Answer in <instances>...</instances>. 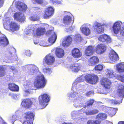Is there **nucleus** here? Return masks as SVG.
Returning <instances> with one entry per match:
<instances>
[{
    "instance_id": "774afa93",
    "label": "nucleus",
    "mask_w": 124,
    "mask_h": 124,
    "mask_svg": "<svg viewBox=\"0 0 124 124\" xmlns=\"http://www.w3.org/2000/svg\"><path fill=\"white\" fill-rule=\"evenodd\" d=\"M82 109H81V110H79L78 111V112H81L82 111Z\"/></svg>"
},
{
    "instance_id": "ea45409f",
    "label": "nucleus",
    "mask_w": 124,
    "mask_h": 124,
    "mask_svg": "<svg viewBox=\"0 0 124 124\" xmlns=\"http://www.w3.org/2000/svg\"><path fill=\"white\" fill-rule=\"evenodd\" d=\"M82 77H78L76 80V81L74 82L72 84L73 86L77 85V84L78 82H82L83 81V79H82Z\"/></svg>"
},
{
    "instance_id": "c9c22d12",
    "label": "nucleus",
    "mask_w": 124,
    "mask_h": 124,
    "mask_svg": "<svg viewBox=\"0 0 124 124\" xmlns=\"http://www.w3.org/2000/svg\"><path fill=\"white\" fill-rule=\"evenodd\" d=\"M43 72L45 74L49 75L52 73L51 69L48 67H45L43 69Z\"/></svg>"
},
{
    "instance_id": "4be33fe9",
    "label": "nucleus",
    "mask_w": 124,
    "mask_h": 124,
    "mask_svg": "<svg viewBox=\"0 0 124 124\" xmlns=\"http://www.w3.org/2000/svg\"><path fill=\"white\" fill-rule=\"evenodd\" d=\"M105 74L107 78H113L116 77V75L113 70L111 69H107Z\"/></svg>"
},
{
    "instance_id": "0eeeda50",
    "label": "nucleus",
    "mask_w": 124,
    "mask_h": 124,
    "mask_svg": "<svg viewBox=\"0 0 124 124\" xmlns=\"http://www.w3.org/2000/svg\"><path fill=\"white\" fill-rule=\"evenodd\" d=\"M85 78L87 82L92 84L96 83L98 79V77L95 75H87L85 76Z\"/></svg>"
},
{
    "instance_id": "20e7f679",
    "label": "nucleus",
    "mask_w": 124,
    "mask_h": 124,
    "mask_svg": "<svg viewBox=\"0 0 124 124\" xmlns=\"http://www.w3.org/2000/svg\"><path fill=\"white\" fill-rule=\"evenodd\" d=\"M4 28L8 30H10L12 31L18 30L20 26L17 23L11 21L9 17H8L4 20Z\"/></svg>"
},
{
    "instance_id": "13d9d810",
    "label": "nucleus",
    "mask_w": 124,
    "mask_h": 124,
    "mask_svg": "<svg viewBox=\"0 0 124 124\" xmlns=\"http://www.w3.org/2000/svg\"><path fill=\"white\" fill-rule=\"evenodd\" d=\"M93 93V91H89L86 93V95L88 96H90Z\"/></svg>"
},
{
    "instance_id": "8fccbe9b",
    "label": "nucleus",
    "mask_w": 124,
    "mask_h": 124,
    "mask_svg": "<svg viewBox=\"0 0 124 124\" xmlns=\"http://www.w3.org/2000/svg\"><path fill=\"white\" fill-rule=\"evenodd\" d=\"M77 111H74L72 112L71 113V117L72 119H75L77 116Z\"/></svg>"
},
{
    "instance_id": "2eb2a0df",
    "label": "nucleus",
    "mask_w": 124,
    "mask_h": 124,
    "mask_svg": "<svg viewBox=\"0 0 124 124\" xmlns=\"http://www.w3.org/2000/svg\"><path fill=\"white\" fill-rule=\"evenodd\" d=\"M109 58L111 62L113 63L114 62L119 59L118 56L114 50H111L109 54Z\"/></svg>"
},
{
    "instance_id": "9d476101",
    "label": "nucleus",
    "mask_w": 124,
    "mask_h": 124,
    "mask_svg": "<svg viewBox=\"0 0 124 124\" xmlns=\"http://www.w3.org/2000/svg\"><path fill=\"white\" fill-rule=\"evenodd\" d=\"M76 85L73 86L72 88V90H73V93H70L68 94V96L70 99L74 98L78 96L79 93L82 92V90L76 88Z\"/></svg>"
},
{
    "instance_id": "72a5a7b5",
    "label": "nucleus",
    "mask_w": 124,
    "mask_h": 124,
    "mask_svg": "<svg viewBox=\"0 0 124 124\" xmlns=\"http://www.w3.org/2000/svg\"><path fill=\"white\" fill-rule=\"evenodd\" d=\"M71 21V17L68 16H65L63 20V23L65 25H68L70 23Z\"/></svg>"
},
{
    "instance_id": "b1692460",
    "label": "nucleus",
    "mask_w": 124,
    "mask_h": 124,
    "mask_svg": "<svg viewBox=\"0 0 124 124\" xmlns=\"http://www.w3.org/2000/svg\"><path fill=\"white\" fill-rule=\"evenodd\" d=\"M16 8L20 10H25L27 8L26 5L20 1H18L17 2Z\"/></svg>"
},
{
    "instance_id": "ddd939ff",
    "label": "nucleus",
    "mask_w": 124,
    "mask_h": 124,
    "mask_svg": "<svg viewBox=\"0 0 124 124\" xmlns=\"http://www.w3.org/2000/svg\"><path fill=\"white\" fill-rule=\"evenodd\" d=\"M14 20L19 22H24L25 19V17L24 14L20 12L15 13L13 16Z\"/></svg>"
},
{
    "instance_id": "c85d7f7f",
    "label": "nucleus",
    "mask_w": 124,
    "mask_h": 124,
    "mask_svg": "<svg viewBox=\"0 0 124 124\" xmlns=\"http://www.w3.org/2000/svg\"><path fill=\"white\" fill-rule=\"evenodd\" d=\"M93 48L91 46H89L85 51V54L86 56H89L93 54Z\"/></svg>"
},
{
    "instance_id": "dca6fc26",
    "label": "nucleus",
    "mask_w": 124,
    "mask_h": 124,
    "mask_svg": "<svg viewBox=\"0 0 124 124\" xmlns=\"http://www.w3.org/2000/svg\"><path fill=\"white\" fill-rule=\"evenodd\" d=\"M73 36V35H71L65 37L64 40L62 42V46L65 47H66L69 46L71 43L72 40V38Z\"/></svg>"
},
{
    "instance_id": "f257e3e1",
    "label": "nucleus",
    "mask_w": 124,
    "mask_h": 124,
    "mask_svg": "<svg viewBox=\"0 0 124 124\" xmlns=\"http://www.w3.org/2000/svg\"><path fill=\"white\" fill-rule=\"evenodd\" d=\"M26 69V71L29 75H38L34 81V85L35 87L39 88H44L45 86L46 80L43 75L40 74L38 67L33 64L27 65L23 67Z\"/></svg>"
},
{
    "instance_id": "4468645a",
    "label": "nucleus",
    "mask_w": 124,
    "mask_h": 124,
    "mask_svg": "<svg viewBox=\"0 0 124 124\" xmlns=\"http://www.w3.org/2000/svg\"><path fill=\"white\" fill-rule=\"evenodd\" d=\"M47 34L50 35L48 39V42L51 44L54 43L57 39V36L55 33L52 30H49L46 32Z\"/></svg>"
},
{
    "instance_id": "39448f33",
    "label": "nucleus",
    "mask_w": 124,
    "mask_h": 124,
    "mask_svg": "<svg viewBox=\"0 0 124 124\" xmlns=\"http://www.w3.org/2000/svg\"><path fill=\"white\" fill-rule=\"evenodd\" d=\"M50 96L48 95L44 94L39 96L38 98L40 108H45L47 105V103L49 101Z\"/></svg>"
},
{
    "instance_id": "412c9836",
    "label": "nucleus",
    "mask_w": 124,
    "mask_h": 124,
    "mask_svg": "<svg viewBox=\"0 0 124 124\" xmlns=\"http://www.w3.org/2000/svg\"><path fill=\"white\" fill-rule=\"evenodd\" d=\"M72 54L73 56L75 58L80 57L82 55L81 52L78 48H75L72 51Z\"/></svg>"
},
{
    "instance_id": "a19ab883",
    "label": "nucleus",
    "mask_w": 124,
    "mask_h": 124,
    "mask_svg": "<svg viewBox=\"0 0 124 124\" xmlns=\"http://www.w3.org/2000/svg\"><path fill=\"white\" fill-rule=\"evenodd\" d=\"M29 19L31 21H35L38 20L39 18L38 16L35 15L31 16L29 17Z\"/></svg>"
},
{
    "instance_id": "6e6d98bb",
    "label": "nucleus",
    "mask_w": 124,
    "mask_h": 124,
    "mask_svg": "<svg viewBox=\"0 0 124 124\" xmlns=\"http://www.w3.org/2000/svg\"><path fill=\"white\" fill-rule=\"evenodd\" d=\"M25 54L27 56H30L31 54L30 51L29 50L25 51Z\"/></svg>"
},
{
    "instance_id": "bf43d9fd",
    "label": "nucleus",
    "mask_w": 124,
    "mask_h": 124,
    "mask_svg": "<svg viewBox=\"0 0 124 124\" xmlns=\"http://www.w3.org/2000/svg\"><path fill=\"white\" fill-rule=\"evenodd\" d=\"M117 110V109H116L114 108L113 109V111H112V112H113V111H114V113L113 114H112V115H110V116H112H112L114 115L116 113V111Z\"/></svg>"
},
{
    "instance_id": "6ab92c4d",
    "label": "nucleus",
    "mask_w": 124,
    "mask_h": 124,
    "mask_svg": "<svg viewBox=\"0 0 124 124\" xmlns=\"http://www.w3.org/2000/svg\"><path fill=\"white\" fill-rule=\"evenodd\" d=\"M98 40L100 41H106L107 43H110L111 42L110 37L106 34L100 36L98 38Z\"/></svg>"
},
{
    "instance_id": "f03ea898",
    "label": "nucleus",
    "mask_w": 124,
    "mask_h": 124,
    "mask_svg": "<svg viewBox=\"0 0 124 124\" xmlns=\"http://www.w3.org/2000/svg\"><path fill=\"white\" fill-rule=\"evenodd\" d=\"M112 30L114 33L117 35L120 32L121 37L117 36V38L122 40L124 36V22L122 23L120 21L115 22L113 24L112 27Z\"/></svg>"
},
{
    "instance_id": "5701e85b",
    "label": "nucleus",
    "mask_w": 124,
    "mask_h": 124,
    "mask_svg": "<svg viewBox=\"0 0 124 124\" xmlns=\"http://www.w3.org/2000/svg\"><path fill=\"white\" fill-rule=\"evenodd\" d=\"M8 43V41L6 36L2 35L0 37V45L5 46L7 45Z\"/></svg>"
},
{
    "instance_id": "c756f323",
    "label": "nucleus",
    "mask_w": 124,
    "mask_h": 124,
    "mask_svg": "<svg viewBox=\"0 0 124 124\" xmlns=\"http://www.w3.org/2000/svg\"><path fill=\"white\" fill-rule=\"evenodd\" d=\"M107 115L106 114L102 113H100L98 114L96 116V118L98 120H105L107 118Z\"/></svg>"
},
{
    "instance_id": "052dcab7",
    "label": "nucleus",
    "mask_w": 124,
    "mask_h": 124,
    "mask_svg": "<svg viewBox=\"0 0 124 124\" xmlns=\"http://www.w3.org/2000/svg\"><path fill=\"white\" fill-rule=\"evenodd\" d=\"M32 32L31 30H28V31H27V32H25V34L27 35L28 34H31Z\"/></svg>"
},
{
    "instance_id": "e433bc0d",
    "label": "nucleus",
    "mask_w": 124,
    "mask_h": 124,
    "mask_svg": "<svg viewBox=\"0 0 124 124\" xmlns=\"http://www.w3.org/2000/svg\"><path fill=\"white\" fill-rule=\"evenodd\" d=\"M25 89H24V93L23 95L24 96H26L30 93L29 89V87L28 86H24Z\"/></svg>"
},
{
    "instance_id": "473e14b6",
    "label": "nucleus",
    "mask_w": 124,
    "mask_h": 124,
    "mask_svg": "<svg viewBox=\"0 0 124 124\" xmlns=\"http://www.w3.org/2000/svg\"><path fill=\"white\" fill-rule=\"evenodd\" d=\"M8 88L12 91H18L19 90L18 86L14 84L10 83L8 84Z\"/></svg>"
},
{
    "instance_id": "338daca9",
    "label": "nucleus",
    "mask_w": 124,
    "mask_h": 124,
    "mask_svg": "<svg viewBox=\"0 0 124 124\" xmlns=\"http://www.w3.org/2000/svg\"><path fill=\"white\" fill-rule=\"evenodd\" d=\"M41 46H48L47 45H41Z\"/></svg>"
},
{
    "instance_id": "a211bd4d",
    "label": "nucleus",
    "mask_w": 124,
    "mask_h": 124,
    "mask_svg": "<svg viewBox=\"0 0 124 124\" xmlns=\"http://www.w3.org/2000/svg\"><path fill=\"white\" fill-rule=\"evenodd\" d=\"M82 68V66L80 64L77 63L71 64L70 66V70L75 72H78Z\"/></svg>"
},
{
    "instance_id": "bb28decb",
    "label": "nucleus",
    "mask_w": 124,
    "mask_h": 124,
    "mask_svg": "<svg viewBox=\"0 0 124 124\" xmlns=\"http://www.w3.org/2000/svg\"><path fill=\"white\" fill-rule=\"evenodd\" d=\"M32 104L31 100L29 99L24 100L21 103V105L23 107L29 108Z\"/></svg>"
},
{
    "instance_id": "6e6552de",
    "label": "nucleus",
    "mask_w": 124,
    "mask_h": 124,
    "mask_svg": "<svg viewBox=\"0 0 124 124\" xmlns=\"http://www.w3.org/2000/svg\"><path fill=\"white\" fill-rule=\"evenodd\" d=\"M93 28L94 31L99 34L103 33L104 28L102 25L97 22H95L93 25Z\"/></svg>"
},
{
    "instance_id": "49530a36",
    "label": "nucleus",
    "mask_w": 124,
    "mask_h": 124,
    "mask_svg": "<svg viewBox=\"0 0 124 124\" xmlns=\"http://www.w3.org/2000/svg\"><path fill=\"white\" fill-rule=\"evenodd\" d=\"M5 74L4 69L1 66H0V77L4 76Z\"/></svg>"
},
{
    "instance_id": "e2e57ef3",
    "label": "nucleus",
    "mask_w": 124,
    "mask_h": 124,
    "mask_svg": "<svg viewBox=\"0 0 124 124\" xmlns=\"http://www.w3.org/2000/svg\"><path fill=\"white\" fill-rule=\"evenodd\" d=\"M3 3V0H0V8L2 6Z\"/></svg>"
},
{
    "instance_id": "9b49d317",
    "label": "nucleus",
    "mask_w": 124,
    "mask_h": 124,
    "mask_svg": "<svg viewBox=\"0 0 124 124\" xmlns=\"http://www.w3.org/2000/svg\"><path fill=\"white\" fill-rule=\"evenodd\" d=\"M101 83L107 89L109 90L111 86V81L106 78H102L101 79Z\"/></svg>"
},
{
    "instance_id": "4c0bfd02",
    "label": "nucleus",
    "mask_w": 124,
    "mask_h": 124,
    "mask_svg": "<svg viewBox=\"0 0 124 124\" xmlns=\"http://www.w3.org/2000/svg\"><path fill=\"white\" fill-rule=\"evenodd\" d=\"M74 37V40L77 42H80L82 40V38L79 34L76 35Z\"/></svg>"
},
{
    "instance_id": "f704fd0d",
    "label": "nucleus",
    "mask_w": 124,
    "mask_h": 124,
    "mask_svg": "<svg viewBox=\"0 0 124 124\" xmlns=\"http://www.w3.org/2000/svg\"><path fill=\"white\" fill-rule=\"evenodd\" d=\"M99 112V110L96 109L93 110H87L85 112L87 115H94Z\"/></svg>"
},
{
    "instance_id": "f3484780",
    "label": "nucleus",
    "mask_w": 124,
    "mask_h": 124,
    "mask_svg": "<svg viewBox=\"0 0 124 124\" xmlns=\"http://www.w3.org/2000/svg\"><path fill=\"white\" fill-rule=\"evenodd\" d=\"M106 46L103 44H98L96 47V51L98 54H100L104 52L106 50Z\"/></svg>"
},
{
    "instance_id": "7ed1b4c3",
    "label": "nucleus",
    "mask_w": 124,
    "mask_h": 124,
    "mask_svg": "<svg viewBox=\"0 0 124 124\" xmlns=\"http://www.w3.org/2000/svg\"><path fill=\"white\" fill-rule=\"evenodd\" d=\"M117 93L119 96L118 100L117 98H116V100H113L111 99H107V101L109 102L115 104H119L122 102V100L124 97V86L122 84H119L118 85Z\"/></svg>"
},
{
    "instance_id": "69168bd1",
    "label": "nucleus",
    "mask_w": 124,
    "mask_h": 124,
    "mask_svg": "<svg viewBox=\"0 0 124 124\" xmlns=\"http://www.w3.org/2000/svg\"><path fill=\"white\" fill-rule=\"evenodd\" d=\"M34 43L35 44H38V42L37 41H34Z\"/></svg>"
},
{
    "instance_id": "1a4fd4ad",
    "label": "nucleus",
    "mask_w": 124,
    "mask_h": 124,
    "mask_svg": "<svg viewBox=\"0 0 124 124\" xmlns=\"http://www.w3.org/2000/svg\"><path fill=\"white\" fill-rule=\"evenodd\" d=\"M55 58L54 56L51 54L47 55L43 59V62H45L48 65H51L54 63L55 62Z\"/></svg>"
},
{
    "instance_id": "f8f14e48",
    "label": "nucleus",
    "mask_w": 124,
    "mask_h": 124,
    "mask_svg": "<svg viewBox=\"0 0 124 124\" xmlns=\"http://www.w3.org/2000/svg\"><path fill=\"white\" fill-rule=\"evenodd\" d=\"M54 12V9L51 7H49L45 10L44 17L45 19H48L52 16Z\"/></svg>"
},
{
    "instance_id": "3c124183",
    "label": "nucleus",
    "mask_w": 124,
    "mask_h": 124,
    "mask_svg": "<svg viewBox=\"0 0 124 124\" xmlns=\"http://www.w3.org/2000/svg\"><path fill=\"white\" fill-rule=\"evenodd\" d=\"M74 28L72 26H70L66 29V31L68 32H71L73 30Z\"/></svg>"
},
{
    "instance_id": "cd10ccee",
    "label": "nucleus",
    "mask_w": 124,
    "mask_h": 124,
    "mask_svg": "<svg viewBox=\"0 0 124 124\" xmlns=\"http://www.w3.org/2000/svg\"><path fill=\"white\" fill-rule=\"evenodd\" d=\"M81 100V99L78 97L74 100V105L75 107H81L83 106V104L80 103Z\"/></svg>"
},
{
    "instance_id": "a18cd8bd",
    "label": "nucleus",
    "mask_w": 124,
    "mask_h": 124,
    "mask_svg": "<svg viewBox=\"0 0 124 124\" xmlns=\"http://www.w3.org/2000/svg\"><path fill=\"white\" fill-rule=\"evenodd\" d=\"M17 120V119L16 116L15 115H13L10 118V121L13 124H14V122Z\"/></svg>"
},
{
    "instance_id": "c03bdc74",
    "label": "nucleus",
    "mask_w": 124,
    "mask_h": 124,
    "mask_svg": "<svg viewBox=\"0 0 124 124\" xmlns=\"http://www.w3.org/2000/svg\"><path fill=\"white\" fill-rule=\"evenodd\" d=\"M33 120L25 119L23 122V124H33Z\"/></svg>"
},
{
    "instance_id": "de8ad7c7",
    "label": "nucleus",
    "mask_w": 124,
    "mask_h": 124,
    "mask_svg": "<svg viewBox=\"0 0 124 124\" xmlns=\"http://www.w3.org/2000/svg\"><path fill=\"white\" fill-rule=\"evenodd\" d=\"M51 3H53V4L54 5L61 4H62V3L61 1L56 0H51Z\"/></svg>"
},
{
    "instance_id": "680f3d73",
    "label": "nucleus",
    "mask_w": 124,
    "mask_h": 124,
    "mask_svg": "<svg viewBox=\"0 0 124 124\" xmlns=\"http://www.w3.org/2000/svg\"><path fill=\"white\" fill-rule=\"evenodd\" d=\"M9 67V68L12 70H15V67L14 66H10Z\"/></svg>"
},
{
    "instance_id": "58836bf2",
    "label": "nucleus",
    "mask_w": 124,
    "mask_h": 124,
    "mask_svg": "<svg viewBox=\"0 0 124 124\" xmlns=\"http://www.w3.org/2000/svg\"><path fill=\"white\" fill-rule=\"evenodd\" d=\"M101 123V121L96 120H89L87 122V124H100Z\"/></svg>"
},
{
    "instance_id": "a878e982",
    "label": "nucleus",
    "mask_w": 124,
    "mask_h": 124,
    "mask_svg": "<svg viewBox=\"0 0 124 124\" xmlns=\"http://www.w3.org/2000/svg\"><path fill=\"white\" fill-rule=\"evenodd\" d=\"M34 116V113L31 112H27L24 114L25 118L28 119L33 120Z\"/></svg>"
},
{
    "instance_id": "0e129e2a",
    "label": "nucleus",
    "mask_w": 124,
    "mask_h": 124,
    "mask_svg": "<svg viewBox=\"0 0 124 124\" xmlns=\"http://www.w3.org/2000/svg\"><path fill=\"white\" fill-rule=\"evenodd\" d=\"M118 124H124V122L123 121L119 122Z\"/></svg>"
},
{
    "instance_id": "2f4dec72",
    "label": "nucleus",
    "mask_w": 124,
    "mask_h": 124,
    "mask_svg": "<svg viewBox=\"0 0 124 124\" xmlns=\"http://www.w3.org/2000/svg\"><path fill=\"white\" fill-rule=\"evenodd\" d=\"M116 70L119 73H122L124 72V64L122 63H118L116 65Z\"/></svg>"
},
{
    "instance_id": "5fc2aeb1",
    "label": "nucleus",
    "mask_w": 124,
    "mask_h": 124,
    "mask_svg": "<svg viewBox=\"0 0 124 124\" xmlns=\"http://www.w3.org/2000/svg\"><path fill=\"white\" fill-rule=\"evenodd\" d=\"M16 52V50L13 47L11 48L10 49V53L11 54L12 53H15Z\"/></svg>"
},
{
    "instance_id": "4d7b16f0",
    "label": "nucleus",
    "mask_w": 124,
    "mask_h": 124,
    "mask_svg": "<svg viewBox=\"0 0 124 124\" xmlns=\"http://www.w3.org/2000/svg\"><path fill=\"white\" fill-rule=\"evenodd\" d=\"M20 97V96L19 95H16L15 94L13 95V97L14 99L16 100H17Z\"/></svg>"
},
{
    "instance_id": "7c9ffc66",
    "label": "nucleus",
    "mask_w": 124,
    "mask_h": 124,
    "mask_svg": "<svg viewBox=\"0 0 124 124\" xmlns=\"http://www.w3.org/2000/svg\"><path fill=\"white\" fill-rule=\"evenodd\" d=\"M45 31V30L44 28L40 27L37 29L36 35L37 36H40L44 34Z\"/></svg>"
},
{
    "instance_id": "864d4df0",
    "label": "nucleus",
    "mask_w": 124,
    "mask_h": 124,
    "mask_svg": "<svg viewBox=\"0 0 124 124\" xmlns=\"http://www.w3.org/2000/svg\"><path fill=\"white\" fill-rule=\"evenodd\" d=\"M35 25H31L29 26H28V29L29 30H31L32 31H33L34 29H35V28H34V26Z\"/></svg>"
},
{
    "instance_id": "603ef678",
    "label": "nucleus",
    "mask_w": 124,
    "mask_h": 124,
    "mask_svg": "<svg viewBox=\"0 0 124 124\" xmlns=\"http://www.w3.org/2000/svg\"><path fill=\"white\" fill-rule=\"evenodd\" d=\"M94 102V101L93 100H91L88 101L87 102V106H85L84 107H85L86 106H89L92 105Z\"/></svg>"
},
{
    "instance_id": "393cba45",
    "label": "nucleus",
    "mask_w": 124,
    "mask_h": 124,
    "mask_svg": "<svg viewBox=\"0 0 124 124\" xmlns=\"http://www.w3.org/2000/svg\"><path fill=\"white\" fill-rule=\"evenodd\" d=\"M57 56L59 58L62 57L64 55V53L63 49L60 48H57L55 52Z\"/></svg>"
},
{
    "instance_id": "09e8293b",
    "label": "nucleus",
    "mask_w": 124,
    "mask_h": 124,
    "mask_svg": "<svg viewBox=\"0 0 124 124\" xmlns=\"http://www.w3.org/2000/svg\"><path fill=\"white\" fill-rule=\"evenodd\" d=\"M31 0L34 4L37 3L38 4H41L43 3V0Z\"/></svg>"
},
{
    "instance_id": "37998d69",
    "label": "nucleus",
    "mask_w": 124,
    "mask_h": 124,
    "mask_svg": "<svg viewBox=\"0 0 124 124\" xmlns=\"http://www.w3.org/2000/svg\"><path fill=\"white\" fill-rule=\"evenodd\" d=\"M103 68V66L101 65H97L95 66V69L96 72H97L98 71H100L102 70Z\"/></svg>"
},
{
    "instance_id": "423d86ee",
    "label": "nucleus",
    "mask_w": 124,
    "mask_h": 124,
    "mask_svg": "<svg viewBox=\"0 0 124 124\" xmlns=\"http://www.w3.org/2000/svg\"><path fill=\"white\" fill-rule=\"evenodd\" d=\"M90 25L88 24H84L81 26L80 30L83 34L87 36L90 34L91 31L89 27Z\"/></svg>"
},
{
    "instance_id": "79ce46f5",
    "label": "nucleus",
    "mask_w": 124,
    "mask_h": 124,
    "mask_svg": "<svg viewBox=\"0 0 124 124\" xmlns=\"http://www.w3.org/2000/svg\"><path fill=\"white\" fill-rule=\"evenodd\" d=\"M117 78L120 81L124 83V74H123L117 76Z\"/></svg>"
},
{
    "instance_id": "aec40b11",
    "label": "nucleus",
    "mask_w": 124,
    "mask_h": 124,
    "mask_svg": "<svg viewBox=\"0 0 124 124\" xmlns=\"http://www.w3.org/2000/svg\"><path fill=\"white\" fill-rule=\"evenodd\" d=\"M99 60L96 56H93L89 59L88 65L90 66H93L98 63Z\"/></svg>"
}]
</instances>
